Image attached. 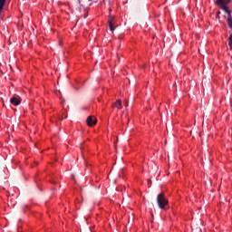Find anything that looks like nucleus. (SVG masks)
<instances>
[{"instance_id":"obj_1","label":"nucleus","mask_w":232,"mask_h":232,"mask_svg":"<svg viewBox=\"0 0 232 232\" xmlns=\"http://www.w3.org/2000/svg\"><path fill=\"white\" fill-rule=\"evenodd\" d=\"M157 204L160 209H166L168 208L169 201L166 198L164 192H161L157 196Z\"/></svg>"},{"instance_id":"obj_2","label":"nucleus","mask_w":232,"mask_h":232,"mask_svg":"<svg viewBox=\"0 0 232 232\" xmlns=\"http://www.w3.org/2000/svg\"><path fill=\"white\" fill-rule=\"evenodd\" d=\"M21 97L19 96H13L11 99H10V102L11 104H13V106H19V104H21Z\"/></svg>"},{"instance_id":"obj_3","label":"nucleus","mask_w":232,"mask_h":232,"mask_svg":"<svg viewBox=\"0 0 232 232\" xmlns=\"http://www.w3.org/2000/svg\"><path fill=\"white\" fill-rule=\"evenodd\" d=\"M86 122L89 126H95L97 124V119L93 116H88Z\"/></svg>"},{"instance_id":"obj_4","label":"nucleus","mask_w":232,"mask_h":232,"mask_svg":"<svg viewBox=\"0 0 232 232\" xmlns=\"http://www.w3.org/2000/svg\"><path fill=\"white\" fill-rule=\"evenodd\" d=\"M227 4H217L218 6H219V8H221V10H224L226 14H227V17L229 15H231V11L229 10V8L227 6Z\"/></svg>"},{"instance_id":"obj_5","label":"nucleus","mask_w":232,"mask_h":232,"mask_svg":"<svg viewBox=\"0 0 232 232\" xmlns=\"http://www.w3.org/2000/svg\"><path fill=\"white\" fill-rule=\"evenodd\" d=\"M112 108H118V110H122V102L121 100H117L113 104Z\"/></svg>"},{"instance_id":"obj_6","label":"nucleus","mask_w":232,"mask_h":232,"mask_svg":"<svg viewBox=\"0 0 232 232\" xmlns=\"http://www.w3.org/2000/svg\"><path fill=\"white\" fill-rule=\"evenodd\" d=\"M108 23H109V28L111 30V32H113V30H115V28L113 27L114 24H113V17H109L108 19Z\"/></svg>"},{"instance_id":"obj_7","label":"nucleus","mask_w":232,"mask_h":232,"mask_svg":"<svg viewBox=\"0 0 232 232\" xmlns=\"http://www.w3.org/2000/svg\"><path fill=\"white\" fill-rule=\"evenodd\" d=\"M231 0H216V5H229Z\"/></svg>"},{"instance_id":"obj_8","label":"nucleus","mask_w":232,"mask_h":232,"mask_svg":"<svg viewBox=\"0 0 232 232\" xmlns=\"http://www.w3.org/2000/svg\"><path fill=\"white\" fill-rule=\"evenodd\" d=\"M227 24H228L229 28L232 29V16H231V14H229L227 16Z\"/></svg>"},{"instance_id":"obj_9","label":"nucleus","mask_w":232,"mask_h":232,"mask_svg":"<svg viewBox=\"0 0 232 232\" xmlns=\"http://www.w3.org/2000/svg\"><path fill=\"white\" fill-rule=\"evenodd\" d=\"M228 46L232 50V34L228 37Z\"/></svg>"},{"instance_id":"obj_10","label":"nucleus","mask_w":232,"mask_h":232,"mask_svg":"<svg viewBox=\"0 0 232 232\" xmlns=\"http://www.w3.org/2000/svg\"><path fill=\"white\" fill-rule=\"evenodd\" d=\"M5 3H6V0H0V10H3Z\"/></svg>"}]
</instances>
